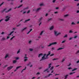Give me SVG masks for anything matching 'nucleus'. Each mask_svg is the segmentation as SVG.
<instances>
[{
	"mask_svg": "<svg viewBox=\"0 0 79 79\" xmlns=\"http://www.w3.org/2000/svg\"><path fill=\"white\" fill-rule=\"evenodd\" d=\"M6 18H7L5 20V21L7 22V21H8L10 20V17H9V16H7L6 17Z\"/></svg>",
	"mask_w": 79,
	"mask_h": 79,
	"instance_id": "f257e3e1",
	"label": "nucleus"
},
{
	"mask_svg": "<svg viewBox=\"0 0 79 79\" xmlns=\"http://www.w3.org/2000/svg\"><path fill=\"white\" fill-rule=\"evenodd\" d=\"M54 33L55 35L56 36H58V35H60V34H61V33L60 32H59L58 33H57V31H54Z\"/></svg>",
	"mask_w": 79,
	"mask_h": 79,
	"instance_id": "f03ea898",
	"label": "nucleus"
},
{
	"mask_svg": "<svg viewBox=\"0 0 79 79\" xmlns=\"http://www.w3.org/2000/svg\"><path fill=\"white\" fill-rule=\"evenodd\" d=\"M57 44L56 42H53L52 43H50L49 45H48V47H50L51 45H56Z\"/></svg>",
	"mask_w": 79,
	"mask_h": 79,
	"instance_id": "7ed1b4c3",
	"label": "nucleus"
},
{
	"mask_svg": "<svg viewBox=\"0 0 79 79\" xmlns=\"http://www.w3.org/2000/svg\"><path fill=\"white\" fill-rule=\"evenodd\" d=\"M45 56H46V54H45L42 57V59L40 60V61L42 60H45V59H47V56H46V57H45Z\"/></svg>",
	"mask_w": 79,
	"mask_h": 79,
	"instance_id": "20e7f679",
	"label": "nucleus"
},
{
	"mask_svg": "<svg viewBox=\"0 0 79 79\" xmlns=\"http://www.w3.org/2000/svg\"><path fill=\"white\" fill-rule=\"evenodd\" d=\"M52 65V64H50L49 65V67L48 68L46 69L45 70H44V72H45V71H48V70L50 68H51V65Z\"/></svg>",
	"mask_w": 79,
	"mask_h": 79,
	"instance_id": "39448f33",
	"label": "nucleus"
},
{
	"mask_svg": "<svg viewBox=\"0 0 79 79\" xmlns=\"http://www.w3.org/2000/svg\"><path fill=\"white\" fill-rule=\"evenodd\" d=\"M13 66H10L8 67L7 68L8 70H10V69H12V68H13Z\"/></svg>",
	"mask_w": 79,
	"mask_h": 79,
	"instance_id": "423d86ee",
	"label": "nucleus"
},
{
	"mask_svg": "<svg viewBox=\"0 0 79 79\" xmlns=\"http://www.w3.org/2000/svg\"><path fill=\"white\" fill-rule=\"evenodd\" d=\"M15 31H12L10 33V34L8 35L9 36L10 35H11V34H13V32H14Z\"/></svg>",
	"mask_w": 79,
	"mask_h": 79,
	"instance_id": "0eeeda50",
	"label": "nucleus"
},
{
	"mask_svg": "<svg viewBox=\"0 0 79 79\" xmlns=\"http://www.w3.org/2000/svg\"><path fill=\"white\" fill-rule=\"evenodd\" d=\"M32 31V29H30V31H28V32L27 33V34H29V33H30V32H31V31Z\"/></svg>",
	"mask_w": 79,
	"mask_h": 79,
	"instance_id": "6e6552de",
	"label": "nucleus"
},
{
	"mask_svg": "<svg viewBox=\"0 0 79 79\" xmlns=\"http://www.w3.org/2000/svg\"><path fill=\"white\" fill-rule=\"evenodd\" d=\"M26 29H27V27H25V28H24L23 29H22L21 30V31L22 32H23V31H24L25 30H26Z\"/></svg>",
	"mask_w": 79,
	"mask_h": 79,
	"instance_id": "1a4fd4ad",
	"label": "nucleus"
},
{
	"mask_svg": "<svg viewBox=\"0 0 79 79\" xmlns=\"http://www.w3.org/2000/svg\"><path fill=\"white\" fill-rule=\"evenodd\" d=\"M51 53V52H50V51H49L48 52V54L47 55H46V57H47L48 55H50Z\"/></svg>",
	"mask_w": 79,
	"mask_h": 79,
	"instance_id": "9d476101",
	"label": "nucleus"
},
{
	"mask_svg": "<svg viewBox=\"0 0 79 79\" xmlns=\"http://www.w3.org/2000/svg\"><path fill=\"white\" fill-rule=\"evenodd\" d=\"M64 48H60L57 49V50H62V49H63Z\"/></svg>",
	"mask_w": 79,
	"mask_h": 79,
	"instance_id": "9b49d317",
	"label": "nucleus"
},
{
	"mask_svg": "<svg viewBox=\"0 0 79 79\" xmlns=\"http://www.w3.org/2000/svg\"><path fill=\"white\" fill-rule=\"evenodd\" d=\"M30 19H27V20H26L25 21L24 23H26V22H27V21H30Z\"/></svg>",
	"mask_w": 79,
	"mask_h": 79,
	"instance_id": "f8f14e48",
	"label": "nucleus"
},
{
	"mask_svg": "<svg viewBox=\"0 0 79 79\" xmlns=\"http://www.w3.org/2000/svg\"><path fill=\"white\" fill-rule=\"evenodd\" d=\"M53 27H53V26H52V27H51L50 28V30H52V29H53Z\"/></svg>",
	"mask_w": 79,
	"mask_h": 79,
	"instance_id": "ddd939ff",
	"label": "nucleus"
},
{
	"mask_svg": "<svg viewBox=\"0 0 79 79\" xmlns=\"http://www.w3.org/2000/svg\"><path fill=\"white\" fill-rule=\"evenodd\" d=\"M68 76H69V75H65L64 77H65V79H67V77H68Z\"/></svg>",
	"mask_w": 79,
	"mask_h": 79,
	"instance_id": "4468645a",
	"label": "nucleus"
},
{
	"mask_svg": "<svg viewBox=\"0 0 79 79\" xmlns=\"http://www.w3.org/2000/svg\"><path fill=\"white\" fill-rule=\"evenodd\" d=\"M40 10V8H38L37 10H36V11H39Z\"/></svg>",
	"mask_w": 79,
	"mask_h": 79,
	"instance_id": "2eb2a0df",
	"label": "nucleus"
},
{
	"mask_svg": "<svg viewBox=\"0 0 79 79\" xmlns=\"http://www.w3.org/2000/svg\"><path fill=\"white\" fill-rule=\"evenodd\" d=\"M42 53H41V54H39V55L38 56L39 58H40V56H42Z\"/></svg>",
	"mask_w": 79,
	"mask_h": 79,
	"instance_id": "dca6fc26",
	"label": "nucleus"
},
{
	"mask_svg": "<svg viewBox=\"0 0 79 79\" xmlns=\"http://www.w3.org/2000/svg\"><path fill=\"white\" fill-rule=\"evenodd\" d=\"M68 37V35H65L64 36V38H67Z\"/></svg>",
	"mask_w": 79,
	"mask_h": 79,
	"instance_id": "f3484780",
	"label": "nucleus"
},
{
	"mask_svg": "<svg viewBox=\"0 0 79 79\" xmlns=\"http://www.w3.org/2000/svg\"><path fill=\"white\" fill-rule=\"evenodd\" d=\"M7 57H8V55L7 54L6 55L5 58L6 59L7 58Z\"/></svg>",
	"mask_w": 79,
	"mask_h": 79,
	"instance_id": "a211bd4d",
	"label": "nucleus"
},
{
	"mask_svg": "<svg viewBox=\"0 0 79 79\" xmlns=\"http://www.w3.org/2000/svg\"><path fill=\"white\" fill-rule=\"evenodd\" d=\"M21 68V66H18V67H17L16 69H19V68Z\"/></svg>",
	"mask_w": 79,
	"mask_h": 79,
	"instance_id": "6ab92c4d",
	"label": "nucleus"
},
{
	"mask_svg": "<svg viewBox=\"0 0 79 79\" xmlns=\"http://www.w3.org/2000/svg\"><path fill=\"white\" fill-rule=\"evenodd\" d=\"M77 68L74 69H73L72 70V71H76V70H77Z\"/></svg>",
	"mask_w": 79,
	"mask_h": 79,
	"instance_id": "aec40b11",
	"label": "nucleus"
},
{
	"mask_svg": "<svg viewBox=\"0 0 79 79\" xmlns=\"http://www.w3.org/2000/svg\"><path fill=\"white\" fill-rule=\"evenodd\" d=\"M74 73H75V72L71 73H70L69 74H70V75H71V74H74Z\"/></svg>",
	"mask_w": 79,
	"mask_h": 79,
	"instance_id": "412c9836",
	"label": "nucleus"
},
{
	"mask_svg": "<svg viewBox=\"0 0 79 79\" xmlns=\"http://www.w3.org/2000/svg\"><path fill=\"white\" fill-rule=\"evenodd\" d=\"M26 67H25V69H24L22 70V71L21 72V73H23V71H24V70H26Z\"/></svg>",
	"mask_w": 79,
	"mask_h": 79,
	"instance_id": "4be33fe9",
	"label": "nucleus"
},
{
	"mask_svg": "<svg viewBox=\"0 0 79 79\" xmlns=\"http://www.w3.org/2000/svg\"><path fill=\"white\" fill-rule=\"evenodd\" d=\"M42 17H41V18H40L39 20V22H40L41 19H42Z\"/></svg>",
	"mask_w": 79,
	"mask_h": 79,
	"instance_id": "5701e85b",
	"label": "nucleus"
},
{
	"mask_svg": "<svg viewBox=\"0 0 79 79\" xmlns=\"http://www.w3.org/2000/svg\"><path fill=\"white\" fill-rule=\"evenodd\" d=\"M11 9H9L7 11H6V13H7V12H9V11H11Z\"/></svg>",
	"mask_w": 79,
	"mask_h": 79,
	"instance_id": "b1692460",
	"label": "nucleus"
},
{
	"mask_svg": "<svg viewBox=\"0 0 79 79\" xmlns=\"http://www.w3.org/2000/svg\"><path fill=\"white\" fill-rule=\"evenodd\" d=\"M23 6V4H22L20 6H19L17 8H19L21 7V6Z\"/></svg>",
	"mask_w": 79,
	"mask_h": 79,
	"instance_id": "393cba45",
	"label": "nucleus"
},
{
	"mask_svg": "<svg viewBox=\"0 0 79 79\" xmlns=\"http://www.w3.org/2000/svg\"><path fill=\"white\" fill-rule=\"evenodd\" d=\"M43 32H44V31H42L40 35H42V34H43Z\"/></svg>",
	"mask_w": 79,
	"mask_h": 79,
	"instance_id": "a878e982",
	"label": "nucleus"
},
{
	"mask_svg": "<svg viewBox=\"0 0 79 79\" xmlns=\"http://www.w3.org/2000/svg\"><path fill=\"white\" fill-rule=\"evenodd\" d=\"M59 20L60 21H64V19H59Z\"/></svg>",
	"mask_w": 79,
	"mask_h": 79,
	"instance_id": "bb28decb",
	"label": "nucleus"
},
{
	"mask_svg": "<svg viewBox=\"0 0 79 79\" xmlns=\"http://www.w3.org/2000/svg\"><path fill=\"white\" fill-rule=\"evenodd\" d=\"M53 68H54V67L53 66L52 67H51L50 70H53Z\"/></svg>",
	"mask_w": 79,
	"mask_h": 79,
	"instance_id": "cd10ccee",
	"label": "nucleus"
},
{
	"mask_svg": "<svg viewBox=\"0 0 79 79\" xmlns=\"http://www.w3.org/2000/svg\"><path fill=\"white\" fill-rule=\"evenodd\" d=\"M15 36H13L12 37L11 39H10V40H12L13 38H15Z\"/></svg>",
	"mask_w": 79,
	"mask_h": 79,
	"instance_id": "c85d7f7f",
	"label": "nucleus"
},
{
	"mask_svg": "<svg viewBox=\"0 0 79 79\" xmlns=\"http://www.w3.org/2000/svg\"><path fill=\"white\" fill-rule=\"evenodd\" d=\"M16 63V60L13 61V63Z\"/></svg>",
	"mask_w": 79,
	"mask_h": 79,
	"instance_id": "c756f323",
	"label": "nucleus"
},
{
	"mask_svg": "<svg viewBox=\"0 0 79 79\" xmlns=\"http://www.w3.org/2000/svg\"><path fill=\"white\" fill-rule=\"evenodd\" d=\"M72 25H75V24H76V23H74V22H72Z\"/></svg>",
	"mask_w": 79,
	"mask_h": 79,
	"instance_id": "7c9ffc66",
	"label": "nucleus"
},
{
	"mask_svg": "<svg viewBox=\"0 0 79 79\" xmlns=\"http://www.w3.org/2000/svg\"><path fill=\"white\" fill-rule=\"evenodd\" d=\"M3 3H4V2H3L0 5V7L2 6V5H3Z\"/></svg>",
	"mask_w": 79,
	"mask_h": 79,
	"instance_id": "2f4dec72",
	"label": "nucleus"
},
{
	"mask_svg": "<svg viewBox=\"0 0 79 79\" xmlns=\"http://www.w3.org/2000/svg\"><path fill=\"white\" fill-rule=\"evenodd\" d=\"M65 60V59L63 58V59H62V62H63V61H64V60Z\"/></svg>",
	"mask_w": 79,
	"mask_h": 79,
	"instance_id": "473e14b6",
	"label": "nucleus"
},
{
	"mask_svg": "<svg viewBox=\"0 0 79 79\" xmlns=\"http://www.w3.org/2000/svg\"><path fill=\"white\" fill-rule=\"evenodd\" d=\"M5 38H2V40H5Z\"/></svg>",
	"mask_w": 79,
	"mask_h": 79,
	"instance_id": "72a5a7b5",
	"label": "nucleus"
},
{
	"mask_svg": "<svg viewBox=\"0 0 79 79\" xmlns=\"http://www.w3.org/2000/svg\"><path fill=\"white\" fill-rule=\"evenodd\" d=\"M20 49H19V50L17 52V54H18V53H19L20 52Z\"/></svg>",
	"mask_w": 79,
	"mask_h": 79,
	"instance_id": "f704fd0d",
	"label": "nucleus"
},
{
	"mask_svg": "<svg viewBox=\"0 0 79 79\" xmlns=\"http://www.w3.org/2000/svg\"><path fill=\"white\" fill-rule=\"evenodd\" d=\"M27 59H25L24 60V61L26 62V61H27Z\"/></svg>",
	"mask_w": 79,
	"mask_h": 79,
	"instance_id": "c9c22d12",
	"label": "nucleus"
},
{
	"mask_svg": "<svg viewBox=\"0 0 79 79\" xmlns=\"http://www.w3.org/2000/svg\"><path fill=\"white\" fill-rule=\"evenodd\" d=\"M29 50L31 51V52H32V51H33V49H30Z\"/></svg>",
	"mask_w": 79,
	"mask_h": 79,
	"instance_id": "e433bc0d",
	"label": "nucleus"
},
{
	"mask_svg": "<svg viewBox=\"0 0 79 79\" xmlns=\"http://www.w3.org/2000/svg\"><path fill=\"white\" fill-rule=\"evenodd\" d=\"M43 5H44V4H40V6H43Z\"/></svg>",
	"mask_w": 79,
	"mask_h": 79,
	"instance_id": "4c0bfd02",
	"label": "nucleus"
},
{
	"mask_svg": "<svg viewBox=\"0 0 79 79\" xmlns=\"http://www.w3.org/2000/svg\"><path fill=\"white\" fill-rule=\"evenodd\" d=\"M71 69H72V68H71V67H69L68 68V69H69V70Z\"/></svg>",
	"mask_w": 79,
	"mask_h": 79,
	"instance_id": "58836bf2",
	"label": "nucleus"
},
{
	"mask_svg": "<svg viewBox=\"0 0 79 79\" xmlns=\"http://www.w3.org/2000/svg\"><path fill=\"white\" fill-rule=\"evenodd\" d=\"M69 33H72L73 32L71 30H70L69 31Z\"/></svg>",
	"mask_w": 79,
	"mask_h": 79,
	"instance_id": "ea45409f",
	"label": "nucleus"
},
{
	"mask_svg": "<svg viewBox=\"0 0 79 79\" xmlns=\"http://www.w3.org/2000/svg\"><path fill=\"white\" fill-rule=\"evenodd\" d=\"M54 55V54H52L50 55L51 56H52Z\"/></svg>",
	"mask_w": 79,
	"mask_h": 79,
	"instance_id": "a19ab883",
	"label": "nucleus"
},
{
	"mask_svg": "<svg viewBox=\"0 0 79 79\" xmlns=\"http://www.w3.org/2000/svg\"><path fill=\"white\" fill-rule=\"evenodd\" d=\"M58 59H52L53 61H54V60H58Z\"/></svg>",
	"mask_w": 79,
	"mask_h": 79,
	"instance_id": "79ce46f5",
	"label": "nucleus"
},
{
	"mask_svg": "<svg viewBox=\"0 0 79 79\" xmlns=\"http://www.w3.org/2000/svg\"><path fill=\"white\" fill-rule=\"evenodd\" d=\"M68 15H64V17H67V16H68Z\"/></svg>",
	"mask_w": 79,
	"mask_h": 79,
	"instance_id": "37998d69",
	"label": "nucleus"
},
{
	"mask_svg": "<svg viewBox=\"0 0 79 79\" xmlns=\"http://www.w3.org/2000/svg\"><path fill=\"white\" fill-rule=\"evenodd\" d=\"M56 1V0H53L52 1V2H53V3H55Z\"/></svg>",
	"mask_w": 79,
	"mask_h": 79,
	"instance_id": "c03bdc74",
	"label": "nucleus"
},
{
	"mask_svg": "<svg viewBox=\"0 0 79 79\" xmlns=\"http://www.w3.org/2000/svg\"><path fill=\"white\" fill-rule=\"evenodd\" d=\"M64 42H65V41H63L61 43L62 44H63V43H64Z\"/></svg>",
	"mask_w": 79,
	"mask_h": 79,
	"instance_id": "a18cd8bd",
	"label": "nucleus"
},
{
	"mask_svg": "<svg viewBox=\"0 0 79 79\" xmlns=\"http://www.w3.org/2000/svg\"><path fill=\"white\" fill-rule=\"evenodd\" d=\"M51 75V73H49L48 74V77H49V76H50V75Z\"/></svg>",
	"mask_w": 79,
	"mask_h": 79,
	"instance_id": "49530a36",
	"label": "nucleus"
},
{
	"mask_svg": "<svg viewBox=\"0 0 79 79\" xmlns=\"http://www.w3.org/2000/svg\"><path fill=\"white\" fill-rule=\"evenodd\" d=\"M39 74H40V73L39 72H38L37 73H36V75H39Z\"/></svg>",
	"mask_w": 79,
	"mask_h": 79,
	"instance_id": "de8ad7c7",
	"label": "nucleus"
},
{
	"mask_svg": "<svg viewBox=\"0 0 79 79\" xmlns=\"http://www.w3.org/2000/svg\"><path fill=\"white\" fill-rule=\"evenodd\" d=\"M73 39V38H70L69 39V40H71V39Z\"/></svg>",
	"mask_w": 79,
	"mask_h": 79,
	"instance_id": "09e8293b",
	"label": "nucleus"
},
{
	"mask_svg": "<svg viewBox=\"0 0 79 79\" xmlns=\"http://www.w3.org/2000/svg\"><path fill=\"white\" fill-rule=\"evenodd\" d=\"M5 34V32H2V33H1V34Z\"/></svg>",
	"mask_w": 79,
	"mask_h": 79,
	"instance_id": "8fccbe9b",
	"label": "nucleus"
},
{
	"mask_svg": "<svg viewBox=\"0 0 79 79\" xmlns=\"http://www.w3.org/2000/svg\"><path fill=\"white\" fill-rule=\"evenodd\" d=\"M24 58H25V59H26V58H27V56H25L24 57Z\"/></svg>",
	"mask_w": 79,
	"mask_h": 79,
	"instance_id": "3c124183",
	"label": "nucleus"
},
{
	"mask_svg": "<svg viewBox=\"0 0 79 79\" xmlns=\"http://www.w3.org/2000/svg\"><path fill=\"white\" fill-rule=\"evenodd\" d=\"M5 10H6V9H4L3 10H2V12H4V11H5Z\"/></svg>",
	"mask_w": 79,
	"mask_h": 79,
	"instance_id": "603ef678",
	"label": "nucleus"
},
{
	"mask_svg": "<svg viewBox=\"0 0 79 79\" xmlns=\"http://www.w3.org/2000/svg\"><path fill=\"white\" fill-rule=\"evenodd\" d=\"M79 63V60H78L76 62V63L78 64Z\"/></svg>",
	"mask_w": 79,
	"mask_h": 79,
	"instance_id": "864d4df0",
	"label": "nucleus"
},
{
	"mask_svg": "<svg viewBox=\"0 0 79 79\" xmlns=\"http://www.w3.org/2000/svg\"><path fill=\"white\" fill-rule=\"evenodd\" d=\"M30 12V10H28L27 12V13H29Z\"/></svg>",
	"mask_w": 79,
	"mask_h": 79,
	"instance_id": "5fc2aeb1",
	"label": "nucleus"
},
{
	"mask_svg": "<svg viewBox=\"0 0 79 79\" xmlns=\"http://www.w3.org/2000/svg\"><path fill=\"white\" fill-rule=\"evenodd\" d=\"M71 63L69 64V65H68L67 66H70L71 65Z\"/></svg>",
	"mask_w": 79,
	"mask_h": 79,
	"instance_id": "6e6d98bb",
	"label": "nucleus"
},
{
	"mask_svg": "<svg viewBox=\"0 0 79 79\" xmlns=\"http://www.w3.org/2000/svg\"><path fill=\"white\" fill-rule=\"evenodd\" d=\"M31 64V62H29V63L28 64V65H29V64Z\"/></svg>",
	"mask_w": 79,
	"mask_h": 79,
	"instance_id": "4d7b16f0",
	"label": "nucleus"
},
{
	"mask_svg": "<svg viewBox=\"0 0 79 79\" xmlns=\"http://www.w3.org/2000/svg\"><path fill=\"white\" fill-rule=\"evenodd\" d=\"M79 53V50L77 52H76V53Z\"/></svg>",
	"mask_w": 79,
	"mask_h": 79,
	"instance_id": "13d9d810",
	"label": "nucleus"
},
{
	"mask_svg": "<svg viewBox=\"0 0 79 79\" xmlns=\"http://www.w3.org/2000/svg\"><path fill=\"white\" fill-rule=\"evenodd\" d=\"M31 41H29V44H31Z\"/></svg>",
	"mask_w": 79,
	"mask_h": 79,
	"instance_id": "bf43d9fd",
	"label": "nucleus"
},
{
	"mask_svg": "<svg viewBox=\"0 0 79 79\" xmlns=\"http://www.w3.org/2000/svg\"><path fill=\"white\" fill-rule=\"evenodd\" d=\"M47 77H48V76H45V77H44V78H47Z\"/></svg>",
	"mask_w": 79,
	"mask_h": 79,
	"instance_id": "052dcab7",
	"label": "nucleus"
},
{
	"mask_svg": "<svg viewBox=\"0 0 79 79\" xmlns=\"http://www.w3.org/2000/svg\"><path fill=\"white\" fill-rule=\"evenodd\" d=\"M9 38H10V36L7 37V39H9Z\"/></svg>",
	"mask_w": 79,
	"mask_h": 79,
	"instance_id": "680f3d73",
	"label": "nucleus"
},
{
	"mask_svg": "<svg viewBox=\"0 0 79 79\" xmlns=\"http://www.w3.org/2000/svg\"><path fill=\"white\" fill-rule=\"evenodd\" d=\"M77 13H79V10H77Z\"/></svg>",
	"mask_w": 79,
	"mask_h": 79,
	"instance_id": "e2e57ef3",
	"label": "nucleus"
},
{
	"mask_svg": "<svg viewBox=\"0 0 79 79\" xmlns=\"http://www.w3.org/2000/svg\"><path fill=\"white\" fill-rule=\"evenodd\" d=\"M16 60H18V59H19V58H18V57H16Z\"/></svg>",
	"mask_w": 79,
	"mask_h": 79,
	"instance_id": "0e129e2a",
	"label": "nucleus"
},
{
	"mask_svg": "<svg viewBox=\"0 0 79 79\" xmlns=\"http://www.w3.org/2000/svg\"><path fill=\"white\" fill-rule=\"evenodd\" d=\"M77 37V36H76L74 37V39H76V38Z\"/></svg>",
	"mask_w": 79,
	"mask_h": 79,
	"instance_id": "69168bd1",
	"label": "nucleus"
},
{
	"mask_svg": "<svg viewBox=\"0 0 79 79\" xmlns=\"http://www.w3.org/2000/svg\"><path fill=\"white\" fill-rule=\"evenodd\" d=\"M55 48H52V50H55Z\"/></svg>",
	"mask_w": 79,
	"mask_h": 79,
	"instance_id": "338daca9",
	"label": "nucleus"
},
{
	"mask_svg": "<svg viewBox=\"0 0 79 79\" xmlns=\"http://www.w3.org/2000/svg\"><path fill=\"white\" fill-rule=\"evenodd\" d=\"M35 77H32V79H35Z\"/></svg>",
	"mask_w": 79,
	"mask_h": 79,
	"instance_id": "774afa93",
	"label": "nucleus"
}]
</instances>
